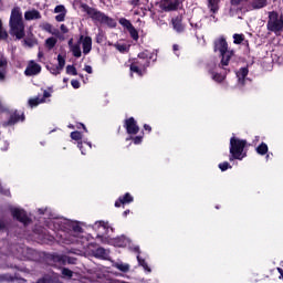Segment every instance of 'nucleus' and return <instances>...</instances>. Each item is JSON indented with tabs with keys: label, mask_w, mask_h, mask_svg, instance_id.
I'll return each mask as SVG.
<instances>
[{
	"label": "nucleus",
	"mask_w": 283,
	"mask_h": 283,
	"mask_svg": "<svg viewBox=\"0 0 283 283\" xmlns=\"http://www.w3.org/2000/svg\"><path fill=\"white\" fill-rule=\"evenodd\" d=\"M46 227L53 231H59L55 238L63 244H85L83 227L78 221H71L63 218H52Z\"/></svg>",
	"instance_id": "obj_1"
},
{
	"label": "nucleus",
	"mask_w": 283,
	"mask_h": 283,
	"mask_svg": "<svg viewBox=\"0 0 283 283\" xmlns=\"http://www.w3.org/2000/svg\"><path fill=\"white\" fill-rule=\"evenodd\" d=\"M9 27L11 36H15L18 40L25 36V23H23V12H21V8L15 7L11 10Z\"/></svg>",
	"instance_id": "obj_2"
},
{
	"label": "nucleus",
	"mask_w": 283,
	"mask_h": 283,
	"mask_svg": "<svg viewBox=\"0 0 283 283\" xmlns=\"http://www.w3.org/2000/svg\"><path fill=\"white\" fill-rule=\"evenodd\" d=\"M157 55L151 51H144L138 54V60L130 65V72L138 74V76H143L145 74V70L149 67V63L151 61H156Z\"/></svg>",
	"instance_id": "obj_3"
},
{
	"label": "nucleus",
	"mask_w": 283,
	"mask_h": 283,
	"mask_svg": "<svg viewBox=\"0 0 283 283\" xmlns=\"http://www.w3.org/2000/svg\"><path fill=\"white\" fill-rule=\"evenodd\" d=\"M214 52H218L221 56L220 65L227 67L229 61H231V57L233 56V51L229 50V44L224 38H219L214 41Z\"/></svg>",
	"instance_id": "obj_4"
},
{
	"label": "nucleus",
	"mask_w": 283,
	"mask_h": 283,
	"mask_svg": "<svg viewBox=\"0 0 283 283\" xmlns=\"http://www.w3.org/2000/svg\"><path fill=\"white\" fill-rule=\"evenodd\" d=\"M244 147H247V140L240 139L238 137H231L230 139V161L233 160H242V158L247 157V153H244Z\"/></svg>",
	"instance_id": "obj_5"
},
{
	"label": "nucleus",
	"mask_w": 283,
	"mask_h": 283,
	"mask_svg": "<svg viewBox=\"0 0 283 283\" xmlns=\"http://www.w3.org/2000/svg\"><path fill=\"white\" fill-rule=\"evenodd\" d=\"M81 45L83 52L81 51ZM70 52H72L75 59H81L83 54H90V52H92V39L90 36L81 35L77 43L70 49Z\"/></svg>",
	"instance_id": "obj_6"
},
{
	"label": "nucleus",
	"mask_w": 283,
	"mask_h": 283,
	"mask_svg": "<svg viewBox=\"0 0 283 283\" xmlns=\"http://www.w3.org/2000/svg\"><path fill=\"white\" fill-rule=\"evenodd\" d=\"M84 12L91 17L93 21H97L98 23H103L104 25H108V28H116V21L107 15L105 13L91 8V7H84Z\"/></svg>",
	"instance_id": "obj_7"
},
{
	"label": "nucleus",
	"mask_w": 283,
	"mask_h": 283,
	"mask_svg": "<svg viewBox=\"0 0 283 283\" xmlns=\"http://www.w3.org/2000/svg\"><path fill=\"white\" fill-rule=\"evenodd\" d=\"M93 229L94 231H97V238L101 240V242L104 244L109 242V231H114V228H112L108 222L96 221L93 224Z\"/></svg>",
	"instance_id": "obj_8"
},
{
	"label": "nucleus",
	"mask_w": 283,
	"mask_h": 283,
	"mask_svg": "<svg viewBox=\"0 0 283 283\" xmlns=\"http://www.w3.org/2000/svg\"><path fill=\"white\" fill-rule=\"evenodd\" d=\"M8 117H9V120L2 123L3 127H8V125L9 126L17 125L19 120H25V116L23 114H19V113L10 114L8 108H6L0 103V120Z\"/></svg>",
	"instance_id": "obj_9"
},
{
	"label": "nucleus",
	"mask_w": 283,
	"mask_h": 283,
	"mask_svg": "<svg viewBox=\"0 0 283 283\" xmlns=\"http://www.w3.org/2000/svg\"><path fill=\"white\" fill-rule=\"evenodd\" d=\"M268 30L274 34H280L283 30V19L275 11L269 13Z\"/></svg>",
	"instance_id": "obj_10"
},
{
	"label": "nucleus",
	"mask_w": 283,
	"mask_h": 283,
	"mask_svg": "<svg viewBox=\"0 0 283 283\" xmlns=\"http://www.w3.org/2000/svg\"><path fill=\"white\" fill-rule=\"evenodd\" d=\"M88 253H92L94 258L99 260H109V251L104 248H96L94 244L88 245Z\"/></svg>",
	"instance_id": "obj_11"
},
{
	"label": "nucleus",
	"mask_w": 283,
	"mask_h": 283,
	"mask_svg": "<svg viewBox=\"0 0 283 283\" xmlns=\"http://www.w3.org/2000/svg\"><path fill=\"white\" fill-rule=\"evenodd\" d=\"M11 213L13 218L18 219L19 222H22L24 227H28V224L32 222L23 209L12 208Z\"/></svg>",
	"instance_id": "obj_12"
},
{
	"label": "nucleus",
	"mask_w": 283,
	"mask_h": 283,
	"mask_svg": "<svg viewBox=\"0 0 283 283\" xmlns=\"http://www.w3.org/2000/svg\"><path fill=\"white\" fill-rule=\"evenodd\" d=\"M178 6H180V1L178 0H160L159 8L165 12H171L174 10H178Z\"/></svg>",
	"instance_id": "obj_13"
},
{
	"label": "nucleus",
	"mask_w": 283,
	"mask_h": 283,
	"mask_svg": "<svg viewBox=\"0 0 283 283\" xmlns=\"http://www.w3.org/2000/svg\"><path fill=\"white\" fill-rule=\"evenodd\" d=\"M24 74L25 76H36V74H41V65L36 64L34 61H30Z\"/></svg>",
	"instance_id": "obj_14"
},
{
	"label": "nucleus",
	"mask_w": 283,
	"mask_h": 283,
	"mask_svg": "<svg viewBox=\"0 0 283 283\" xmlns=\"http://www.w3.org/2000/svg\"><path fill=\"white\" fill-rule=\"evenodd\" d=\"M125 127L127 134L136 135L140 132V128L138 127V124H136V119H134V117L126 119Z\"/></svg>",
	"instance_id": "obj_15"
},
{
	"label": "nucleus",
	"mask_w": 283,
	"mask_h": 283,
	"mask_svg": "<svg viewBox=\"0 0 283 283\" xmlns=\"http://www.w3.org/2000/svg\"><path fill=\"white\" fill-rule=\"evenodd\" d=\"M55 21L57 23H62V21H65V17L67 15V9H65V6L59 4L54 8Z\"/></svg>",
	"instance_id": "obj_16"
},
{
	"label": "nucleus",
	"mask_w": 283,
	"mask_h": 283,
	"mask_svg": "<svg viewBox=\"0 0 283 283\" xmlns=\"http://www.w3.org/2000/svg\"><path fill=\"white\" fill-rule=\"evenodd\" d=\"M50 96H52V94L48 91H44L43 97H35L29 99V105L30 107H36L38 105H41V103H45V98H50Z\"/></svg>",
	"instance_id": "obj_17"
},
{
	"label": "nucleus",
	"mask_w": 283,
	"mask_h": 283,
	"mask_svg": "<svg viewBox=\"0 0 283 283\" xmlns=\"http://www.w3.org/2000/svg\"><path fill=\"white\" fill-rule=\"evenodd\" d=\"M108 244H114V247H129L130 241L126 237H119L108 241Z\"/></svg>",
	"instance_id": "obj_18"
},
{
	"label": "nucleus",
	"mask_w": 283,
	"mask_h": 283,
	"mask_svg": "<svg viewBox=\"0 0 283 283\" xmlns=\"http://www.w3.org/2000/svg\"><path fill=\"white\" fill-rule=\"evenodd\" d=\"M40 28L44 30V32H49V34H53V36H57V39H63L59 34V29H54V27L48 22L40 24Z\"/></svg>",
	"instance_id": "obj_19"
},
{
	"label": "nucleus",
	"mask_w": 283,
	"mask_h": 283,
	"mask_svg": "<svg viewBox=\"0 0 283 283\" xmlns=\"http://www.w3.org/2000/svg\"><path fill=\"white\" fill-rule=\"evenodd\" d=\"M24 19L25 21H36L41 19V12L36 9H32L24 12Z\"/></svg>",
	"instance_id": "obj_20"
},
{
	"label": "nucleus",
	"mask_w": 283,
	"mask_h": 283,
	"mask_svg": "<svg viewBox=\"0 0 283 283\" xmlns=\"http://www.w3.org/2000/svg\"><path fill=\"white\" fill-rule=\"evenodd\" d=\"M247 76H249V69L247 67H242L237 72L238 85L240 87H243Z\"/></svg>",
	"instance_id": "obj_21"
},
{
	"label": "nucleus",
	"mask_w": 283,
	"mask_h": 283,
	"mask_svg": "<svg viewBox=\"0 0 283 283\" xmlns=\"http://www.w3.org/2000/svg\"><path fill=\"white\" fill-rule=\"evenodd\" d=\"M8 72V59L0 56V81H6V74Z\"/></svg>",
	"instance_id": "obj_22"
},
{
	"label": "nucleus",
	"mask_w": 283,
	"mask_h": 283,
	"mask_svg": "<svg viewBox=\"0 0 283 283\" xmlns=\"http://www.w3.org/2000/svg\"><path fill=\"white\" fill-rule=\"evenodd\" d=\"M268 0H251L250 1V8L252 10H262V8H266Z\"/></svg>",
	"instance_id": "obj_23"
},
{
	"label": "nucleus",
	"mask_w": 283,
	"mask_h": 283,
	"mask_svg": "<svg viewBox=\"0 0 283 283\" xmlns=\"http://www.w3.org/2000/svg\"><path fill=\"white\" fill-rule=\"evenodd\" d=\"M129 202H134V197L127 192L124 197H119L115 202V207H120V205H129Z\"/></svg>",
	"instance_id": "obj_24"
},
{
	"label": "nucleus",
	"mask_w": 283,
	"mask_h": 283,
	"mask_svg": "<svg viewBox=\"0 0 283 283\" xmlns=\"http://www.w3.org/2000/svg\"><path fill=\"white\" fill-rule=\"evenodd\" d=\"M172 28L176 32H182V30H185V27L182 25V15L172 19Z\"/></svg>",
	"instance_id": "obj_25"
},
{
	"label": "nucleus",
	"mask_w": 283,
	"mask_h": 283,
	"mask_svg": "<svg viewBox=\"0 0 283 283\" xmlns=\"http://www.w3.org/2000/svg\"><path fill=\"white\" fill-rule=\"evenodd\" d=\"M113 266L114 269H117V271H122V273H129V263H123L122 261H117L113 263Z\"/></svg>",
	"instance_id": "obj_26"
},
{
	"label": "nucleus",
	"mask_w": 283,
	"mask_h": 283,
	"mask_svg": "<svg viewBox=\"0 0 283 283\" xmlns=\"http://www.w3.org/2000/svg\"><path fill=\"white\" fill-rule=\"evenodd\" d=\"M56 43H57L56 38H53V36L48 38L45 40V48H48V50H53V48L56 45Z\"/></svg>",
	"instance_id": "obj_27"
},
{
	"label": "nucleus",
	"mask_w": 283,
	"mask_h": 283,
	"mask_svg": "<svg viewBox=\"0 0 283 283\" xmlns=\"http://www.w3.org/2000/svg\"><path fill=\"white\" fill-rule=\"evenodd\" d=\"M256 153L260 154V156L266 155L269 153V146L262 143L260 146L256 147Z\"/></svg>",
	"instance_id": "obj_28"
},
{
	"label": "nucleus",
	"mask_w": 283,
	"mask_h": 283,
	"mask_svg": "<svg viewBox=\"0 0 283 283\" xmlns=\"http://www.w3.org/2000/svg\"><path fill=\"white\" fill-rule=\"evenodd\" d=\"M84 145V146H83ZM77 147L78 149L81 150L82 155L85 156V149H83V147H86V149H92V144L91 143H83V142H80L77 144Z\"/></svg>",
	"instance_id": "obj_29"
},
{
	"label": "nucleus",
	"mask_w": 283,
	"mask_h": 283,
	"mask_svg": "<svg viewBox=\"0 0 283 283\" xmlns=\"http://www.w3.org/2000/svg\"><path fill=\"white\" fill-rule=\"evenodd\" d=\"M119 23H120V25H123V28H126V30H130L134 28L132 22L125 18L119 19Z\"/></svg>",
	"instance_id": "obj_30"
},
{
	"label": "nucleus",
	"mask_w": 283,
	"mask_h": 283,
	"mask_svg": "<svg viewBox=\"0 0 283 283\" xmlns=\"http://www.w3.org/2000/svg\"><path fill=\"white\" fill-rule=\"evenodd\" d=\"M8 39V31L3 29V22L0 19V41H6Z\"/></svg>",
	"instance_id": "obj_31"
},
{
	"label": "nucleus",
	"mask_w": 283,
	"mask_h": 283,
	"mask_svg": "<svg viewBox=\"0 0 283 283\" xmlns=\"http://www.w3.org/2000/svg\"><path fill=\"white\" fill-rule=\"evenodd\" d=\"M211 78L216 81V83H222L224 81V75H220L216 72H211Z\"/></svg>",
	"instance_id": "obj_32"
},
{
	"label": "nucleus",
	"mask_w": 283,
	"mask_h": 283,
	"mask_svg": "<svg viewBox=\"0 0 283 283\" xmlns=\"http://www.w3.org/2000/svg\"><path fill=\"white\" fill-rule=\"evenodd\" d=\"M137 260L140 266H143V269L147 271V273H151V269L149 268L147 262H145V260L140 259V255H137Z\"/></svg>",
	"instance_id": "obj_33"
},
{
	"label": "nucleus",
	"mask_w": 283,
	"mask_h": 283,
	"mask_svg": "<svg viewBox=\"0 0 283 283\" xmlns=\"http://www.w3.org/2000/svg\"><path fill=\"white\" fill-rule=\"evenodd\" d=\"M66 74H71V76H78V72L76 71V67H74V65L66 66Z\"/></svg>",
	"instance_id": "obj_34"
},
{
	"label": "nucleus",
	"mask_w": 283,
	"mask_h": 283,
	"mask_svg": "<svg viewBox=\"0 0 283 283\" xmlns=\"http://www.w3.org/2000/svg\"><path fill=\"white\" fill-rule=\"evenodd\" d=\"M208 3L212 12H218V0H208Z\"/></svg>",
	"instance_id": "obj_35"
},
{
	"label": "nucleus",
	"mask_w": 283,
	"mask_h": 283,
	"mask_svg": "<svg viewBox=\"0 0 283 283\" xmlns=\"http://www.w3.org/2000/svg\"><path fill=\"white\" fill-rule=\"evenodd\" d=\"M54 262H60V264H65L67 256L65 255H55L53 256Z\"/></svg>",
	"instance_id": "obj_36"
},
{
	"label": "nucleus",
	"mask_w": 283,
	"mask_h": 283,
	"mask_svg": "<svg viewBox=\"0 0 283 283\" xmlns=\"http://www.w3.org/2000/svg\"><path fill=\"white\" fill-rule=\"evenodd\" d=\"M128 32L134 41H138L139 36L136 28L133 27L130 30H128Z\"/></svg>",
	"instance_id": "obj_37"
},
{
	"label": "nucleus",
	"mask_w": 283,
	"mask_h": 283,
	"mask_svg": "<svg viewBox=\"0 0 283 283\" xmlns=\"http://www.w3.org/2000/svg\"><path fill=\"white\" fill-rule=\"evenodd\" d=\"M57 67L59 70H62L63 71V67H65V57L62 56V55H57Z\"/></svg>",
	"instance_id": "obj_38"
},
{
	"label": "nucleus",
	"mask_w": 283,
	"mask_h": 283,
	"mask_svg": "<svg viewBox=\"0 0 283 283\" xmlns=\"http://www.w3.org/2000/svg\"><path fill=\"white\" fill-rule=\"evenodd\" d=\"M71 138L72 140H81V138H83V135L81 134V132H72Z\"/></svg>",
	"instance_id": "obj_39"
},
{
	"label": "nucleus",
	"mask_w": 283,
	"mask_h": 283,
	"mask_svg": "<svg viewBox=\"0 0 283 283\" xmlns=\"http://www.w3.org/2000/svg\"><path fill=\"white\" fill-rule=\"evenodd\" d=\"M49 71L51 72V74H54V76L61 74V72H63L61 69H59L57 66H51L49 67Z\"/></svg>",
	"instance_id": "obj_40"
},
{
	"label": "nucleus",
	"mask_w": 283,
	"mask_h": 283,
	"mask_svg": "<svg viewBox=\"0 0 283 283\" xmlns=\"http://www.w3.org/2000/svg\"><path fill=\"white\" fill-rule=\"evenodd\" d=\"M115 48L118 52H127L128 50L127 44H115Z\"/></svg>",
	"instance_id": "obj_41"
},
{
	"label": "nucleus",
	"mask_w": 283,
	"mask_h": 283,
	"mask_svg": "<svg viewBox=\"0 0 283 283\" xmlns=\"http://www.w3.org/2000/svg\"><path fill=\"white\" fill-rule=\"evenodd\" d=\"M219 169H221V171H227V169H231V165H229L228 161L219 164Z\"/></svg>",
	"instance_id": "obj_42"
},
{
	"label": "nucleus",
	"mask_w": 283,
	"mask_h": 283,
	"mask_svg": "<svg viewBox=\"0 0 283 283\" xmlns=\"http://www.w3.org/2000/svg\"><path fill=\"white\" fill-rule=\"evenodd\" d=\"M73 274H74V272H72V271L69 270V269H63V270H62V275H63L64 277H72Z\"/></svg>",
	"instance_id": "obj_43"
},
{
	"label": "nucleus",
	"mask_w": 283,
	"mask_h": 283,
	"mask_svg": "<svg viewBox=\"0 0 283 283\" xmlns=\"http://www.w3.org/2000/svg\"><path fill=\"white\" fill-rule=\"evenodd\" d=\"M12 280H14V279L8 274H3L0 276L1 282H10V281L12 282Z\"/></svg>",
	"instance_id": "obj_44"
},
{
	"label": "nucleus",
	"mask_w": 283,
	"mask_h": 283,
	"mask_svg": "<svg viewBox=\"0 0 283 283\" xmlns=\"http://www.w3.org/2000/svg\"><path fill=\"white\" fill-rule=\"evenodd\" d=\"M24 45H28V48H34L36 45L35 40H24Z\"/></svg>",
	"instance_id": "obj_45"
},
{
	"label": "nucleus",
	"mask_w": 283,
	"mask_h": 283,
	"mask_svg": "<svg viewBox=\"0 0 283 283\" xmlns=\"http://www.w3.org/2000/svg\"><path fill=\"white\" fill-rule=\"evenodd\" d=\"M71 85L74 90H78V87H81V82H78V80H72Z\"/></svg>",
	"instance_id": "obj_46"
},
{
	"label": "nucleus",
	"mask_w": 283,
	"mask_h": 283,
	"mask_svg": "<svg viewBox=\"0 0 283 283\" xmlns=\"http://www.w3.org/2000/svg\"><path fill=\"white\" fill-rule=\"evenodd\" d=\"M233 39H234V43H237V44H240L243 41V38L240 34H234Z\"/></svg>",
	"instance_id": "obj_47"
},
{
	"label": "nucleus",
	"mask_w": 283,
	"mask_h": 283,
	"mask_svg": "<svg viewBox=\"0 0 283 283\" xmlns=\"http://www.w3.org/2000/svg\"><path fill=\"white\" fill-rule=\"evenodd\" d=\"M134 145H140L143 143V136H137L133 138Z\"/></svg>",
	"instance_id": "obj_48"
},
{
	"label": "nucleus",
	"mask_w": 283,
	"mask_h": 283,
	"mask_svg": "<svg viewBox=\"0 0 283 283\" xmlns=\"http://www.w3.org/2000/svg\"><path fill=\"white\" fill-rule=\"evenodd\" d=\"M60 30L63 34H67L70 32V30L65 24H61Z\"/></svg>",
	"instance_id": "obj_49"
},
{
	"label": "nucleus",
	"mask_w": 283,
	"mask_h": 283,
	"mask_svg": "<svg viewBox=\"0 0 283 283\" xmlns=\"http://www.w3.org/2000/svg\"><path fill=\"white\" fill-rule=\"evenodd\" d=\"M103 31H99L98 32V34H97V38H96V41L98 42V43H103Z\"/></svg>",
	"instance_id": "obj_50"
},
{
	"label": "nucleus",
	"mask_w": 283,
	"mask_h": 283,
	"mask_svg": "<svg viewBox=\"0 0 283 283\" xmlns=\"http://www.w3.org/2000/svg\"><path fill=\"white\" fill-rule=\"evenodd\" d=\"M243 1H249V0H231L232 6H240V3H243Z\"/></svg>",
	"instance_id": "obj_51"
},
{
	"label": "nucleus",
	"mask_w": 283,
	"mask_h": 283,
	"mask_svg": "<svg viewBox=\"0 0 283 283\" xmlns=\"http://www.w3.org/2000/svg\"><path fill=\"white\" fill-rule=\"evenodd\" d=\"M0 193H3V196H10V190L4 189L0 186Z\"/></svg>",
	"instance_id": "obj_52"
},
{
	"label": "nucleus",
	"mask_w": 283,
	"mask_h": 283,
	"mask_svg": "<svg viewBox=\"0 0 283 283\" xmlns=\"http://www.w3.org/2000/svg\"><path fill=\"white\" fill-rule=\"evenodd\" d=\"M84 70L87 72V74H92V72H93L92 66H90V65H85Z\"/></svg>",
	"instance_id": "obj_53"
},
{
	"label": "nucleus",
	"mask_w": 283,
	"mask_h": 283,
	"mask_svg": "<svg viewBox=\"0 0 283 283\" xmlns=\"http://www.w3.org/2000/svg\"><path fill=\"white\" fill-rule=\"evenodd\" d=\"M38 283H50V279L49 277H44L38 281Z\"/></svg>",
	"instance_id": "obj_54"
},
{
	"label": "nucleus",
	"mask_w": 283,
	"mask_h": 283,
	"mask_svg": "<svg viewBox=\"0 0 283 283\" xmlns=\"http://www.w3.org/2000/svg\"><path fill=\"white\" fill-rule=\"evenodd\" d=\"M48 208L45 209H39V213L42 214V216H45V213H48Z\"/></svg>",
	"instance_id": "obj_55"
},
{
	"label": "nucleus",
	"mask_w": 283,
	"mask_h": 283,
	"mask_svg": "<svg viewBox=\"0 0 283 283\" xmlns=\"http://www.w3.org/2000/svg\"><path fill=\"white\" fill-rule=\"evenodd\" d=\"M140 0H132L130 6H139Z\"/></svg>",
	"instance_id": "obj_56"
},
{
	"label": "nucleus",
	"mask_w": 283,
	"mask_h": 283,
	"mask_svg": "<svg viewBox=\"0 0 283 283\" xmlns=\"http://www.w3.org/2000/svg\"><path fill=\"white\" fill-rule=\"evenodd\" d=\"M30 251H32V250L24 248V258H30V255H28L30 253Z\"/></svg>",
	"instance_id": "obj_57"
},
{
	"label": "nucleus",
	"mask_w": 283,
	"mask_h": 283,
	"mask_svg": "<svg viewBox=\"0 0 283 283\" xmlns=\"http://www.w3.org/2000/svg\"><path fill=\"white\" fill-rule=\"evenodd\" d=\"M74 44V39H70L69 40V49H71Z\"/></svg>",
	"instance_id": "obj_58"
},
{
	"label": "nucleus",
	"mask_w": 283,
	"mask_h": 283,
	"mask_svg": "<svg viewBox=\"0 0 283 283\" xmlns=\"http://www.w3.org/2000/svg\"><path fill=\"white\" fill-rule=\"evenodd\" d=\"M144 129H146V132H151V126H149V125H144Z\"/></svg>",
	"instance_id": "obj_59"
},
{
	"label": "nucleus",
	"mask_w": 283,
	"mask_h": 283,
	"mask_svg": "<svg viewBox=\"0 0 283 283\" xmlns=\"http://www.w3.org/2000/svg\"><path fill=\"white\" fill-rule=\"evenodd\" d=\"M172 50H174V52H178L179 46H178L177 44H175V45L172 46Z\"/></svg>",
	"instance_id": "obj_60"
},
{
	"label": "nucleus",
	"mask_w": 283,
	"mask_h": 283,
	"mask_svg": "<svg viewBox=\"0 0 283 283\" xmlns=\"http://www.w3.org/2000/svg\"><path fill=\"white\" fill-rule=\"evenodd\" d=\"M3 227H6V223H3V221H0V230L3 229Z\"/></svg>",
	"instance_id": "obj_61"
},
{
	"label": "nucleus",
	"mask_w": 283,
	"mask_h": 283,
	"mask_svg": "<svg viewBox=\"0 0 283 283\" xmlns=\"http://www.w3.org/2000/svg\"><path fill=\"white\" fill-rule=\"evenodd\" d=\"M42 56H43V52L40 51V52L38 53V57H39V59H42Z\"/></svg>",
	"instance_id": "obj_62"
},
{
	"label": "nucleus",
	"mask_w": 283,
	"mask_h": 283,
	"mask_svg": "<svg viewBox=\"0 0 283 283\" xmlns=\"http://www.w3.org/2000/svg\"><path fill=\"white\" fill-rule=\"evenodd\" d=\"M81 125V127H83V129L85 130V132H87V128L85 127V125H83V124H80Z\"/></svg>",
	"instance_id": "obj_63"
},
{
	"label": "nucleus",
	"mask_w": 283,
	"mask_h": 283,
	"mask_svg": "<svg viewBox=\"0 0 283 283\" xmlns=\"http://www.w3.org/2000/svg\"><path fill=\"white\" fill-rule=\"evenodd\" d=\"M129 210L124 211V216H128Z\"/></svg>",
	"instance_id": "obj_64"
}]
</instances>
